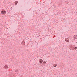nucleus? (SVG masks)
Here are the masks:
<instances>
[{
	"mask_svg": "<svg viewBox=\"0 0 77 77\" xmlns=\"http://www.w3.org/2000/svg\"><path fill=\"white\" fill-rule=\"evenodd\" d=\"M21 44H23V45H25V41H22Z\"/></svg>",
	"mask_w": 77,
	"mask_h": 77,
	"instance_id": "obj_2",
	"label": "nucleus"
},
{
	"mask_svg": "<svg viewBox=\"0 0 77 77\" xmlns=\"http://www.w3.org/2000/svg\"><path fill=\"white\" fill-rule=\"evenodd\" d=\"M77 48V47H75V48H74V49L75 50H76Z\"/></svg>",
	"mask_w": 77,
	"mask_h": 77,
	"instance_id": "obj_9",
	"label": "nucleus"
},
{
	"mask_svg": "<svg viewBox=\"0 0 77 77\" xmlns=\"http://www.w3.org/2000/svg\"><path fill=\"white\" fill-rule=\"evenodd\" d=\"M69 39L67 38H65V41H66L67 42H69Z\"/></svg>",
	"mask_w": 77,
	"mask_h": 77,
	"instance_id": "obj_4",
	"label": "nucleus"
},
{
	"mask_svg": "<svg viewBox=\"0 0 77 77\" xmlns=\"http://www.w3.org/2000/svg\"><path fill=\"white\" fill-rule=\"evenodd\" d=\"M73 37L74 38V39H77V35H75Z\"/></svg>",
	"mask_w": 77,
	"mask_h": 77,
	"instance_id": "obj_6",
	"label": "nucleus"
},
{
	"mask_svg": "<svg viewBox=\"0 0 77 77\" xmlns=\"http://www.w3.org/2000/svg\"><path fill=\"white\" fill-rule=\"evenodd\" d=\"M43 63H44L45 64V63H46V62L44 61L43 62Z\"/></svg>",
	"mask_w": 77,
	"mask_h": 77,
	"instance_id": "obj_10",
	"label": "nucleus"
},
{
	"mask_svg": "<svg viewBox=\"0 0 77 77\" xmlns=\"http://www.w3.org/2000/svg\"><path fill=\"white\" fill-rule=\"evenodd\" d=\"M39 61L40 63H42L43 62V60L42 59H39Z\"/></svg>",
	"mask_w": 77,
	"mask_h": 77,
	"instance_id": "obj_3",
	"label": "nucleus"
},
{
	"mask_svg": "<svg viewBox=\"0 0 77 77\" xmlns=\"http://www.w3.org/2000/svg\"><path fill=\"white\" fill-rule=\"evenodd\" d=\"M18 71V70H17V71Z\"/></svg>",
	"mask_w": 77,
	"mask_h": 77,
	"instance_id": "obj_11",
	"label": "nucleus"
},
{
	"mask_svg": "<svg viewBox=\"0 0 77 77\" xmlns=\"http://www.w3.org/2000/svg\"><path fill=\"white\" fill-rule=\"evenodd\" d=\"M56 66H57V64H54L53 65V66H54V67H56Z\"/></svg>",
	"mask_w": 77,
	"mask_h": 77,
	"instance_id": "obj_7",
	"label": "nucleus"
},
{
	"mask_svg": "<svg viewBox=\"0 0 77 77\" xmlns=\"http://www.w3.org/2000/svg\"><path fill=\"white\" fill-rule=\"evenodd\" d=\"M4 68L5 69H7L8 68V65H6L4 67Z\"/></svg>",
	"mask_w": 77,
	"mask_h": 77,
	"instance_id": "obj_5",
	"label": "nucleus"
},
{
	"mask_svg": "<svg viewBox=\"0 0 77 77\" xmlns=\"http://www.w3.org/2000/svg\"><path fill=\"white\" fill-rule=\"evenodd\" d=\"M6 11L5 10H2L1 11V13L2 15L6 14Z\"/></svg>",
	"mask_w": 77,
	"mask_h": 77,
	"instance_id": "obj_1",
	"label": "nucleus"
},
{
	"mask_svg": "<svg viewBox=\"0 0 77 77\" xmlns=\"http://www.w3.org/2000/svg\"><path fill=\"white\" fill-rule=\"evenodd\" d=\"M18 2L17 1H16L15 2V4L17 5V3H18Z\"/></svg>",
	"mask_w": 77,
	"mask_h": 77,
	"instance_id": "obj_8",
	"label": "nucleus"
}]
</instances>
